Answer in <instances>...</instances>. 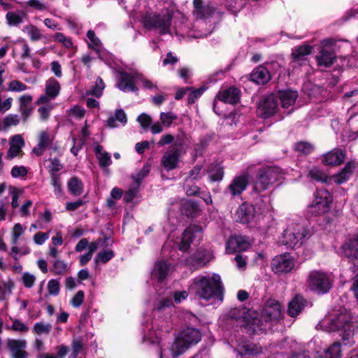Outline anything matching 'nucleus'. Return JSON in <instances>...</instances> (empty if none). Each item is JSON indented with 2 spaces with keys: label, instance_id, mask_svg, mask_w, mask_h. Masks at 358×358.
I'll list each match as a JSON object with an SVG mask.
<instances>
[{
  "label": "nucleus",
  "instance_id": "nucleus-37",
  "mask_svg": "<svg viewBox=\"0 0 358 358\" xmlns=\"http://www.w3.org/2000/svg\"><path fill=\"white\" fill-rule=\"evenodd\" d=\"M67 186L69 192L73 196H80L83 192V185L81 180L76 177L70 178Z\"/></svg>",
  "mask_w": 358,
  "mask_h": 358
},
{
  "label": "nucleus",
  "instance_id": "nucleus-14",
  "mask_svg": "<svg viewBox=\"0 0 358 358\" xmlns=\"http://www.w3.org/2000/svg\"><path fill=\"white\" fill-rule=\"evenodd\" d=\"M61 86L59 83L54 78H50L45 82V94L39 96L36 100V105L48 103L55 99L60 93Z\"/></svg>",
  "mask_w": 358,
  "mask_h": 358
},
{
  "label": "nucleus",
  "instance_id": "nucleus-11",
  "mask_svg": "<svg viewBox=\"0 0 358 358\" xmlns=\"http://www.w3.org/2000/svg\"><path fill=\"white\" fill-rule=\"evenodd\" d=\"M331 202L332 197L327 190H317L315 193V199L310 206L312 213L320 215L328 212Z\"/></svg>",
  "mask_w": 358,
  "mask_h": 358
},
{
  "label": "nucleus",
  "instance_id": "nucleus-28",
  "mask_svg": "<svg viewBox=\"0 0 358 358\" xmlns=\"http://www.w3.org/2000/svg\"><path fill=\"white\" fill-rule=\"evenodd\" d=\"M278 96L281 101V106L287 108L295 103L298 93L296 91L284 90L278 91Z\"/></svg>",
  "mask_w": 358,
  "mask_h": 358
},
{
  "label": "nucleus",
  "instance_id": "nucleus-51",
  "mask_svg": "<svg viewBox=\"0 0 358 358\" xmlns=\"http://www.w3.org/2000/svg\"><path fill=\"white\" fill-rule=\"evenodd\" d=\"M27 88L28 87L23 83L17 80H13L8 83L7 90L10 92H21L25 91Z\"/></svg>",
  "mask_w": 358,
  "mask_h": 358
},
{
  "label": "nucleus",
  "instance_id": "nucleus-32",
  "mask_svg": "<svg viewBox=\"0 0 358 358\" xmlns=\"http://www.w3.org/2000/svg\"><path fill=\"white\" fill-rule=\"evenodd\" d=\"M180 210L181 213L187 217H196L200 211L198 203L191 200L183 201Z\"/></svg>",
  "mask_w": 358,
  "mask_h": 358
},
{
  "label": "nucleus",
  "instance_id": "nucleus-17",
  "mask_svg": "<svg viewBox=\"0 0 358 358\" xmlns=\"http://www.w3.org/2000/svg\"><path fill=\"white\" fill-rule=\"evenodd\" d=\"M33 96L30 94H24L19 97L18 111L23 123H26L32 115L34 106L32 104Z\"/></svg>",
  "mask_w": 358,
  "mask_h": 358
},
{
  "label": "nucleus",
  "instance_id": "nucleus-63",
  "mask_svg": "<svg viewBox=\"0 0 358 358\" xmlns=\"http://www.w3.org/2000/svg\"><path fill=\"white\" fill-rule=\"evenodd\" d=\"M22 280L23 285L26 287L31 288L33 287V285L35 282L36 278L34 275L30 274L29 273H24L22 275Z\"/></svg>",
  "mask_w": 358,
  "mask_h": 358
},
{
  "label": "nucleus",
  "instance_id": "nucleus-60",
  "mask_svg": "<svg viewBox=\"0 0 358 358\" xmlns=\"http://www.w3.org/2000/svg\"><path fill=\"white\" fill-rule=\"evenodd\" d=\"M85 298V294L83 290H79L76 294L73 297L71 301V304L74 308H79L83 303Z\"/></svg>",
  "mask_w": 358,
  "mask_h": 358
},
{
  "label": "nucleus",
  "instance_id": "nucleus-38",
  "mask_svg": "<svg viewBox=\"0 0 358 358\" xmlns=\"http://www.w3.org/2000/svg\"><path fill=\"white\" fill-rule=\"evenodd\" d=\"M252 244L248 237L234 234L228 239L226 246H249Z\"/></svg>",
  "mask_w": 358,
  "mask_h": 358
},
{
  "label": "nucleus",
  "instance_id": "nucleus-5",
  "mask_svg": "<svg viewBox=\"0 0 358 358\" xmlns=\"http://www.w3.org/2000/svg\"><path fill=\"white\" fill-rule=\"evenodd\" d=\"M201 338L200 331L195 328L187 327L181 331L171 348L173 357H177L182 354L190 345L196 344Z\"/></svg>",
  "mask_w": 358,
  "mask_h": 358
},
{
  "label": "nucleus",
  "instance_id": "nucleus-61",
  "mask_svg": "<svg viewBox=\"0 0 358 358\" xmlns=\"http://www.w3.org/2000/svg\"><path fill=\"white\" fill-rule=\"evenodd\" d=\"M48 290L50 295L57 296L59 292V282L57 280H50L48 284Z\"/></svg>",
  "mask_w": 358,
  "mask_h": 358
},
{
  "label": "nucleus",
  "instance_id": "nucleus-29",
  "mask_svg": "<svg viewBox=\"0 0 358 358\" xmlns=\"http://www.w3.org/2000/svg\"><path fill=\"white\" fill-rule=\"evenodd\" d=\"M307 301L299 295L296 296L289 303L287 313L292 317H296L305 308Z\"/></svg>",
  "mask_w": 358,
  "mask_h": 358
},
{
  "label": "nucleus",
  "instance_id": "nucleus-46",
  "mask_svg": "<svg viewBox=\"0 0 358 358\" xmlns=\"http://www.w3.org/2000/svg\"><path fill=\"white\" fill-rule=\"evenodd\" d=\"M104 83L101 78H97L95 85L91 90L87 92V94H91L96 97H100L102 94L103 90L104 89Z\"/></svg>",
  "mask_w": 358,
  "mask_h": 358
},
{
  "label": "nucleus",
  "instance_id": "nucleus-22",
  "mask_svg": "<svg viewBox=\"0 0 358 358\" xmlns=\"http://www.w3.org/2000/svg\"><path fill=\"white\" fill-rule=\"evenodd\" d=\"M219 100L230 104H236L240 99V91L238 88L231 87L227 90L219 92L217 95Z\"/></svg>",
  "mask_w": 358,
  "mask_h": 358
},
{
  "label": "nucleus",
  "instance_id": "nucleus-1",
  "mask_svg": "<svg viewBox=\"0 0 358 358\" xmlns=\"http://www.w3.org/2000/svg\"><path fill=\"white\" fill-rule=\"evenodd\" d=\"M327 332H337L341 337L343 345L351 346L354 343L352 337L356 328L351 313L345 308H341L339 312L331 317H327L322 319L316 326Z\"/></svg>",
  "mask_w": 358,
  "mask_h": 358
},
{
  "label": "nucleus",
  "instance_id": "nucleus-25",
  "mask_svg": "<svg viewBox=\"0 0 358 358\" xmlns=\"http://www.w3.org/2000/svg\"><path fill=\"white\" fill-rule=\"evenodd\" d=\"M170 268L171 264L166 261L157 262L152 272V277L154 279H157L159 282H162L168 275Z\"/></svg>",
  "mask_w": 358,
  "mask_h": 358
},
{
  "label": "nucleus",
  "instance_id": "nucleus-48",
  "mask_svg": "<svg viewBox=\"0 0 358 358\" xmlns=\"http://www.w3.org/2000/svg\"><path fill=\"white\" fill-rule=\"evenodd\" d=\"M159 117L162 124L166 127H170L173 122L178 118L177 115L171 112H162L160 113Z\"/></svg>",
  "mask_w": 358,
  "mask_h": 358
},
{
  "label": "nucleus",
  "instance_id": "nucleus-50",
  "mask_svg": "<svg viewBox=\"0 0 358 358\" xmlns=\"http://www.w3.org/2000/svg\"><path fill=\"white\" fill-rule=\"evenodd\" d=\"M20 117H21L17 114H9L6 115L3 120V126L5 127L17 126L20 122Z\"/></svg>",
  "mask_w": 358,
  "mask_h": 358
},
{
  "label": "nucleus",
  "instance_id": "nucleus-19",
  "mask_svg": "<svg viewBox=\"0 0 358 358\" xmlns=\"http://www.w3.org/2000/svg\"><path fill=\"white\" fill-rule=\"evenodd\" d=\"M6 345L10 351L12 358H27L28 353L24 350L27 348L26 341L9 338Z\"/></svg>",
  "mask_w": 358,
  "mask_h": 358
},
{
  "label": "nucleus",
  "instance_id": "nucleus-59",
  "mask_svg": "<svg viewBox=\"0 0 358 358\" xmlns=\"http://www.w3.org/2000/svg\"><path fill=\"white\" fill-rule=\"evenodd\" d=\"M54 272L57 275H62L67 271V264L62 260H56L53 266Z\"/></svg>",
  "mask_w": 358,
  "mask_h": 358
},
{
  "label": "nucleus",
  "instance_id": "nucleus-42",
  "mask_svg": "<svg viewBox=\"0 0 358 358\" xmlns=\"http://www.w3.org/2000/svg\"><path fill=\"white\" fill-rule=\"evenodd\" d=\"M24 17L25 14L24 13L8 12L6 14V20L10 26H17L22 22Z\"/></svg>",
  "mask_w": 358,
  "mask_h": 358
},
{
  "label": "nucleus",
  "instance_id": "nucleus-45",
  "mask_svg": "<svg viewBox=\"0 0 358 358\" xmlns=\"http://www.w3.org/2000/svg\"><path fill=\"white\" fill-rule=\"evenodd\" d=\"M143 341L145 343L148 344H159V338L158 334L155 330H152L151 329H149L147 333H144L143 337Z\"/></svg>",
  "mask_w": 358,
  "mask_h": 358
},
{
  "label": "nucleus",
  "instance_id": "nucleus-47",
  "mask_svg": "<svg viewBox=\"0 0 358 358\" xmlns=\"http://www.w3.org/2000/svg\"><path fill=\"white\" fill-rule=\"evenodd\" d=\"M51 184L54 187V192L57 196H61L63 194L59 175L51 173Z\"/></svg>",
  "mask_w": 358,
  "mask_h": 358
},
{
  "label": "nucleus",
  "instance_id": "nucleus-13",
  "mask_svg": "<svg viewBox=\"0 0 358 358\" xmlns=\"http://www.w3.org/2000/svg\"><path fill=\"white\" fill-rule=\"evenodd\" d=\"M202 239V227L196 224H190L182 233L181 246H198Z\"/></svg>",
  "mask_w": 358,
  "mask_h": 358
},
{
  "label": "nucleus",
  "instance_id": "nucleus-43",
  "mask_svg": "<svg viewBox=\"0 0 358 358\" xmlns=\"http://www.w3.org/2000/svg\"><path fill=\"white\" fill-rule=\"evenodd\" d=\"M336 252L350 260H358V248H339Z\"/></svg>",
  "mask_w": 358,
  "mask_h": 358
},
{
  "label": "nucleus",
  "instance_id": "nucleus-62",
  "mask_svg": "<svg viewBox=\"0 0 358 358\" xmlns=\"http://www.w3.org/2000/svg\"><path fill=\"white\" fill-rule=\"evenodd\" d=\"M50 164L48 166L49 171L51 173H56L62 169V165L58 158L49 159Z\"/></svg>",
  "mask_w": 358,
  "mask_h": 358
},
{
  "label": "nucleus",
  "instance_id": "nucleus-56",
  "mask_svg": "<svg viewBox=\"0 0 358 358\" xmlns=\"http://www.w3.org/2000/svg\"><path fill=\"white\" fill-rule=\"evenodd\" d=\"M309 176L314 180L321 182H327L328 177L327 175L317 168H313L310 170Z\"/></svg>",
  "mask_w": 358,
  "mask_h": 358
},
{
  "label": "nucleus",
  "instance_id": "nucleus-36",
  "mask_svg": "<svg viewBox=\"0 0 358 358\" xmlns=\"http://www.w3.org/2000/svg\"><path fill=\"white\" fill-rule=\"evenodd\" d=\"M50 143L49 135L45 131H41L39 134V140L38 145L33 149V152L37 155L41 156L43 155V151Z\"/></svg>",
  "mask_w": 358,
  "mask_h": 358
},
{
  "label": "nucleus",
  "instance_id": "nucleus-7",
  "mask_svg": "<svg viewBox=\"0 0 358 358\" xmlns=\"http://www.w3.org/2000/svg\"><path fill=\"white\" fill-rule=\"evenodd\" d=\"M172 17V14L168 10L160 14L150 13L144 17L143 23L145 28L157 29L160 34H166L170 31Z\"/></svg>",
  "mask_w": 358,
  "mask_h": 358
},
{
  "label": "nucleus",
  "instance_id": "nucleus-53",
  "mask_svg": "<svg viewBox=\"0 0 358 358\" xmlns=\"http://www.w3.org/2000/svg\"><path fill=\"white\" fill-rule=\"evenodd\" d=\"M83 348V343L82 342L81 338H75L73 339L71 343V348H72V352L71 354V358H76L81 350Z\"/></svg>",
  "mask_w": 358,
  "mask_h": 358
},
{
  "label": "nucleus",
  "instance_id": "nucleus-9",
  "mask_svg": "<svg viewBox=\"0 0 358 358\" xmlns=\"http://www.w3.org/2000/svg\"><path fill=\"white\" fill-rule=\"evenodd\" d=\"M253 166V164L248 166L246 171L240 176H235L224 190V194L229 195L231 198L241 196L248 186L249 172Z\"/></svg>",
  "mask_w": 358,
  "mask_h": 358
},
{
  "label": "nucleus",
  "instance_id": "nucleus-41",
  "mask_svg": "<svg viewBox=\"0 0 358 358\" xmlns=\"http://www.w3.org/2000/svg\"><path fill=\"white\" fill-rule=\"evenodd\" d=\"M23 31L29 35L31 41H39L43 37V34L38 28L33 24L27 25L24 27Z\"/></svg>",
  "mask_w": 358,
  "mask_h": 358
},
{
  "label": "nucleus",
  "instance_id": "nucleus-4",
  "mask_svg": "<svg viewBox=\"0 0 358 358\" xmlns=\"http://www.w3.org/2000/svg\"><path fill=\"white\" fill-rule=\"evenodd\" d=\"M285 172L275 165L263 166L258 169L252 190L261 193L269 189L275 182L284 178Z\"/></svg>",
  "mask_w": 358,
  "mask_h": 358
},
{
  "label": "nucleus",
  "instance_id": "nucleus-26",
  "mask_svg": "<svg viewBox=\"0 0 358 358\" xmlns=\"http://www.w3.org/2000/svg\"><path fill=\"white\" fill-rule=\"evenodd\" d=\"M336 58V55L333 51L326 49H321L315 57L317 65L324 67L331 66L334 63Z\"/></svg>",
  "mask_w": 358,
  "mask_h": 358
},
{
  "label": "nucleus",
  "instance_id": "nucleus-20",
  "mask_svg": "<svg viewBox=\"0 0 358 358\" xmlns=\"http://www.w3.org/2000/svg\"><path fill=\"white\" fill-rule=\"evenodd\" d=\"M345 159V151L340 148H335L322 155V163L329 166H339Z\"/></svg>",
  "mask_w": 358,
  "mask_h": 358
},
{
  "label": "nucleus",
  "instance_id": "nucleus-18",
  "mask_svg": "<svg viewBox=\"0 0 358 358\" xmlns=\"http://www.w3.org/2000/svg\"><path fill=\"white\" fill-rule=\"evenodd\" d=\"M236 351L243 358H249L262 352V347L250 341L243 340L239 342Z\"/></svg>",
  "mask_w": 358,
  "mask_h": 358
},
{
  "label": "nucleus",
  "instance_id": "nucleus-2",
  "mask_svg": "<svg viewBox=\"0 0 358 358\" xmlns=\"http://www.w3.org/2000/svg\"><path fill=\"white\" fill-rule=\"evenodd\" d=\"M195 295L199 299L209 301L212 299L223 300L224 286L220 275H198L194 278L190 287Z\"/></svg>",
  "mask_w": 358,
  "mask_h": 358
},
{
  "label": "nucleus",
  "instance_id": "nucleus-44",
  "mask_svg": "<svg viewBox=\"0 0 358 358\" xmlns=\"http://www.w3.org/2000/svg\"><path fill=\"white\" fill-rule=\"evenodd\" d=\"M38 106L39 108H38L37 111L39 114L40 119L42 121H46L50 117V112L53 109L54 105L48 103H43Z\"/></svg>",
  "mask_w": 358,
  "mask_h": 358
},
{
  "label": "nucleus",
  "instance_id": "nucleus-16",
  "mask_svg": "<svg viewBox=\"0 0 358 358\" xmlns=\"http://www.w3.org/2000/svg\"><path fill=\"white\" fill-rule=\"evenodd\" d=\"M256 215L255 206L248 202H244L239 206L235 213V220L242 224H248L252 222Z\"/></svg>",
  "mask_w": 358,
  "mask_h": 358
},
{
  "label": "nucleus",
  "instance_id": "nucleus-64",
  "mask_svg": "<svg viewBox=\"0 0 358 358\" xmlns=\"http://www.w3.org/2000/svg\"><path fill=\"white\" fill-rule=\"evenodd\" d=\"M55 39L56 41L62 43L66 48H70L73 44L70 38L66 37L62 33L60 32L55 34Z\"/></svg>",
  "mask_w": 358,
  "mask_h": 358
},
{
  "label": "nucleus",
  "instance_id": "nucleus-24",
  "mask_svg": "<svg viewBox=\"0 0 358 358\" xmlns=\"http://www.w3.org/2000/svg\"><path fill=\"white\" fill-rule=\"evenodd\" d=\"M193 14L197 19L208 17L214 13L215 8L210 5H203L202 0H194Z\"/></svg>",
  "mask_w": 358,
  "mask_h": 358
},
{
  "label": "nucleus",
  "instance_id": "nucleus-39",
  "mask_svg": "<svg viewBox=\"0 0 358 358\" xmlns=\"http://www.w3.org/2000/svg\"><path fill=\"white\" fill-rule=\"evenodd\" d=\"M341 343L340 342H335L324 352V357L320 358H341Z\"/></svg>",
  "mask_w": 358,
  "mask_h": 358
},
{
  "label": "nucleus",
  "instance_id": "nucleus-15",
  "mask_svg": "<svg viewBox=\"0 0 358 358\" xmlns=\"http://www.w3.org/2000/svg\"><path fill=\"white\" fill-rule=\"evenodd\" d=\"M277 109L278 100L273 94L264 96L258 104V112L264 118H268L273 115Z\"/></svg>",
  "mask_w": 358,
  "mask_h": 358
},
{
  "label": "nucleus",
  "instance_id": "nucleus-54",
  "mask_svg": "<svg viewBox=\"0 0 358 358\" xmlns=\"http://www.w3.org/2000/svg\"><path fill=\"white\" fill-rule=\"evenodd\" d=\"M114 256V252L112 250H103L101 252H99L96 259L95 262L99 263H106L110 259H111Z\"/></svg>",
  "mask_w": 358,
  "mask_h": 358
},
{
  "label": "nucleus",
  "instance_id": "nucleus-58",
  "mask_svg": "<svg viewBox=\"0 0 358 358\" xmlns=\"http://www.w3.org/2000/svg\"><path fill=\"white\" fill-rule=\"evenodd\" d=\"M173 306V302L171 297H166L159 301L158 304L155 306V309L158 311H164L166 308L172 307Z\"/></svg>",
  "mask_w": 358,
  "mask_h": 358
},
{
  "label": "nucleus",
  "instance_id": "nucleus-40",
  "mask_svg": "<svg viewBox=\"0 0 358 358\" xmlns=\"http://www.w3.org/2000/svg\"><path fill=\"white\" fill-rule=\"evenodd\" d=\"M224 174V168L220 164H215L209 171V179L211 182H220L223 179Z\"/></svg>",
  "mask_w": 358,
  "mask_h": 358
},
{
  "label": "nucleus",
  "instance_id": "nucleus-10",
  "mask_svg": "<svg viewBox=\"0 0 358 358\" xmlns=\"http://www.w3.org/2000/svg\"><path fill=\"white\" fill-rule=\"evenodd\" d=\"M142 74L133 71L131 73L122 71L119 73V78L116 87L124 92H133L137 93L138 88L136 86L137 79H141Z\"/></svg>",
  "mask_w": 358,
  "mask_h": 358
},
{
  "label": "nucleus",
  "instance_id": "nucleus-27",
  "mask_svg": "<svg viewBox=\"0 0 358 358\" xmlns=\"http://www.w3.org/2000/svg\"><path fill=\"white\" fill-rule=\"evenodd\" d=\"M24 145V141L20 135L17 134L13 136L7 152V159H11L20 155Z\"/></svg>",
  "mask_w": 358,
  "mask_h": 358
},
{
  "label": "nucleus",
  "instance_id": "nucleus-8",
  "mask_svg": "<svg viewBox=\"0 0 358 358\" xmlns=\"http://www.w3.org/2000/svg\"><path fill=\"white\" fill-rule=\"evenodd\" d=\"M308 285L312 291L318 294H326L331 287V282L326 273L313 271L308 275Z\"/></svg>",
  "mask_w": 358,
  "mask_h": 358
},
{
  "label": "nucleus",
  "instance_id": "nucleus-30",
  "mask_svg": "<svg viewBox=\"0 0 358 358\" xmlns=\"http://www.w3.org/2000/svg\"><path fill=\"white\" fill-rule=\"evenodd\" d=\"M313 47L309 45H301L292 49V56L294 62L301 64L306 60V57L311 54Z\"/></svg>",
  "mask_w": 358,
  "mask_h": 358
},
{
  "label": "nucleus",
  "instance_id": "nucleus-49",
  "mask_svg": "<svg viewBox=\"0 0 358 358\" xmlns=\"http://www.w3.org/2000/svg\"><path fill=\"white\" fill-rule=\"evenodd\" d=\"M52 329V325L49 323L44 322H36L33 327V331L35 334L41 335V334H48L50 333Z\"/></svg>",
  "mask_w": 358,
  "mask_h": 358
},
{
  "label": "nucleus",
  "instance_id": "nucleus-57",
  "mask_svg": "<svg viewBox=\"0 0 358 358\" xmlns=\"http://www.w3.org/2000/svg\"><path fill=\"white\" fill-rule=\"evenodd\" d=\"M313 145L307 142H299L295 145L296 150L301 152L303 154H309L313 150Z\"/></svg>",
  "mask_w": 358,
  "mask_h": 358
},
{
  "label": "nucleus",
  "instance_id": "nucleus-55",
  "mask_svg": "<svg viewBox=\"0 0 358 358\" xmlns=\"http://www.w3.org/2000/svg\"><path fill=\"white\" fill-rule=\"evenodd\" d=\"M8 329L20 333H26L29 331V327L20 320L15 319L13 320V324L10 327H8Z\"/></svg>",
  "mask_w": 358,
  "mask_h": 358
},
{
  "label": "nucleus",
  "instance_id": "nucleus-33",
  "mask_svg": "<svg viewBox=\"0 0 358 358\" xmlns=\"http://www.w3.org/2000/svg\"><path fill=\"white\" fill-rule=\"evenodd\" d=\"M355 168V164L352 162H348L344 168L338 173L334 176V181L338 184H342L345 182L352 175Z\"/></svg>",
  "mask_w": 358,
  "mask_h": 358
},
{
  "label": "nucleus",
  "instance_id": "nucleus-21",
  "mask_svg": "<svg viewBox=\"0 0 358 358\" xmlns=\"http://www.w3.org/2000/svg\"><path fill=\"white\" fill-rule=\"evenodd\" d=\"M180 154L178 148L166 151L162 156L161 164L166 171L175 169L179 162Z\"/></svg>",
  "mask_w": 358,
  "mask_h": 358
},
{
  "label": "nucleus",
  "instance_id": "nucleus-23",
  "mask_svg": "<svg viewBox=\"0 0 358 358\" xmlns=\"http://www.w3.org/2000/svg\"><path fill=\"white\" fill-rule=\"evenodd\" d=\"M195 250H191L192 255L187 258V262L195 267H201L204 266L208 260V256L203 248H194Z\"/></svg>",
  "mask_w": 358,
  "mask_h": 358
},
{
  "label": "nucleus",
  "instance_id": "nucleus-31",
  "mask_svg": "<svg viewBox=\"0 0 358 358\" xmlns=\"http://www.w3.org/2000/svg\"><path fill=\"white\" fill-rule=\"evenodd\" d=\"M271 78L268 70L263 66L255 69L250 74V79L257 84L264 85Z\"/></svg>",
  "mask_w": 358,
  "mask_h": 358
},
{
  "label": "nucleus",
  "instance_id": "nucleus-6",
  "mask_svg": "<svg viewBox=\"0 0 358 358\" xmlns=\"http://www.w3.org/2000/svg\"><path fill=\"white\" fill-rule=\"evenodd\" d=\"M308 238V232L302 225L292 223L284 231L281 243L285 246H295L298 243L303 245Z\"/></svg>",
  "mask_w": 358,
  "mask_h": 358
},
{
  "label": "nucleus",
  "instance_id": "nucleus-12",
  "mask_svg": "<svg viewBox=\"0 0 358 358\" xmlns=\"http://www.w3.org/2000/svg\"><path fill=\"white\" fill-rule=\"evenodd\" d=\"M295 266V261L290 253H285L273 259L271 268L278 274L291 272Z\"/></svg>",
  "mask_w": 358,
  "mask_h": 358
},
{
  "label": "nucleus",
  "instance_id": "nucleus-34",
  "mask_svg": "<svg viewBox=\"0 0 358 358\" xmlns=\"http://www.w3.org/2000/svg\"><path fill=\"white\" fill-rule=\"evenodd\" d=\"M94 152L101 167L106 168L111 164L112 161L110 154L104 151L101 145H96L94 148Z\"/></svg>",
  "mask_w": 358,
  "mask_h": 358
},
{
  "label": "nucleus",
  "instance_id": "nucleus-35",
  "mask_svg": "<svg viewBox=\"0 0 358 358\" xmlns=\"http://www.w3.org/2000/svg\"><path fill=\"white\" fill-rule=\"evenodd\" d=\"M13 288L14 282L10 278L0 280V301L6 300L7 296L11 295Z\"/></svg>",
  "mask_w": 358,
  "mask_h": 358
},
{
  "label": "nucleus",
  "instance_id": "nucleus-3",
  "mask_svg": "<svg viewBox=\"0 0 358 358\" xmlns=\"http://www.w3.org/2000/svg\"><path fill=\"white\" fill-rule=\"evenodd\" d=\"M282 307L275 299L268 300L259 314L252 319L251 324L255 334L266 332L271 330L281 318Z\"/></svg>",
  "mask_w": 358,
  "mask_h": 358
},
{
  "label": "nucleus",
  "instance_id": "nucleus-52",
  "mask_svg": "<svg viewBox=\"0 0 358 358\" xmlns=\"http://www.w3.org/2000/svg\"><path fill=\"white\" fill-rule=\"evenodd\" d=\"M202 167L200 165H196L193 167V169L189 172L188 176L185 179V182H187L189 181L197 180L201 178V171Z\"/></svg>",
  "mask_w": 358,
  "mask_h": 358
}]
</instances>
